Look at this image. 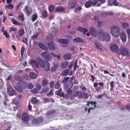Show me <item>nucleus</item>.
I'll use <instances>...</instances> for the list:
<instances>
[{
    "mask_svg": "<svg viewBox=\"0 0 130 130\" xmlns=\"http://www.w3.org/2000/svg\"><path fill=\"white\" fill-rule=\"evenodd\" d=\"M112 1H113V0H108V5L110 7H112V6H113V5H112Z\"/></svg>",
    "mask_w": 130,
    "mask_h": 130,
    "instance_id": "61",
    "label": "nucleus"
},
{
    "mask_svg": "<svg viewBox=\"0 0 130 130\" xmlns=\"http://www.w3.org/2000/svg\"><path fill=\"white\" fill-rule=\"evenodd\" d=\"M7 94H8L9 96H14V95L17 94V91L10 87L7 89Z\"/></svg>",
    "mask_w": 130,
    "mask_h": 130,
    "instance_id": "10",
    "label": "nucleus"
},
{
    "mask_svg": "<svg viewBox=\"0 0 130 130\" xmlns=\"http://www.w3.org/2000/svg\"><path fill=\"white\" fill-rule=\"evenodd\" d=\"M36 87H37V90H38L39 91H40V90H41V88H42L41 85H40V84H37V85H36Z\"/></svg>",
    "mask_w": 130,
    "mask_h": 130,
    "instance_id": "62",
    "label": "nucleus"
},
{
    "mask_svg": "<svg viewBox=\"0 0 130 130\" xmlns=\"http://www.w3.org/2000/svg\"><path fill=\"white\" fill-rule=\"evenodd\" d=\"M54 87V82L52 81L50 83V88H53Z\"/></svg>",
    "mask_w": 130,
    "mask_h": 130,
    "instance_id": "64",
    "label": "nucleus"
},
{
    "mask_svg": "<svg viewBox=\"0 0 130 130\" xmlns=\"http://www.w3.org/2000/svg\"><path fill=\"white\" fill-rule=\"evenodd\" d=\"M40 66L42 69L44 68L45 71L46 72H48L50 69V64L48 61H43L42 59L40 58Z\"/></svg>",
    "mask_w": 130,
    "mask_h": 130,
    "instance_id": "3",
    "label": "nucleus"
},
{
    "mask_svg": "<svg viewBox=\"0 0 130 130\" xmlns=\"http://www.w3.org/2000/svg\"><path fill=\"white\" fill-rule=\"evenodd\" d=\"M31 93H34V94H38L39 92V90L37 88H34L31 90Z\"/></svg>",
    "mask_w": 130,
    "mask_h": 130,
    "instance_id": "45",
    "label": "nucleus"
},
{
    "mask_svg": "<svg viewBox=\"0 0 130 130\" xmlns=\"http://www.w3.org/2000/svg\"><path fill=\"white\" fill-rule=\"evenodd\" d=\"M95 46L96 48H98V49H99V50L102 51V48H101V47H100V46L99 45V44H98V43H95Z\"/></svg>",
    "mask_w": 130,
    "mask_h": 130,
    "instance_id": "55",
    "label": "nucleus"
},
{
    "mask_svg": "<svg viewBox=\"0 0 130 130\" xmlns=\"http://www.w3.org/2000/svg\"><path fill=\"white\" fill-rule=\"evenodd\" d=\"M18 18L20 20V22H23V21H25V18H24V14L22 13L19 15L18 16Z\"/></svg>",
    "mask_w": 130,
    "mask_h": 130,
    "instance_id": "33",
    "label": "nucleus"
},
{
    "mask_svg": "<svg viewBox=\"0 0 130 130\" xmlns=\"http://www.w3.org/2000/svg\"><path fill=\"white\" fill-rule=\"evenodd\" d=\"M83 98H85V99H88V98H89V95H88L87 93L84 92L83 93Z\"/></svg>",
    "mask_w": 130,
    "mask_h": 130,
    "instance_id": "59",
    "label": "nucleus"
},
{
    "mask_svg": "<svg viewBox=\"0 0 130 130\" xmlns=\"http://www.w3.org/2000/svg\"><path fill=\"white\" fill-rule=\"evenodd\" d=\"M69 74H70V71L68 69H65L61 72L62 76H68Z\"/></svg>",
    "mask_w": 130,
    "mask_h": 130,
    "instance_id": "28",
    "label": "nucleus"
},
{
    "mask_svg": "<svg viewBox=\"0 0 130 130\" xmlns=\"http://www.w3.org/2000/svg\"><path fill=\"white\" fill-rule=\"evenodd\" d=\"M9 32H17L16 27H10Z\"/></svg>",
    "mask_w": 130,
    "mask_h": 130,
    "instance_id": "57",
    "label": "nucleus"
},
{
    "mask_svg": "<svg viewBox=\"0 0 130 130\" xmlns=\"http://www.w3.org/2000/svg\"><path fill=\"white\" fill-rule=\"evenodd\" d=\"M25 34V30L24 29H20L18 32V35L20 36H23Z\"/></svg>",
    "mask_w": 130,
    "mask_h": 130,
    "instance_id": "44",
    "label": "nucleus"
},
{
    "mask_svg": "<svg viewBox=\"0 0 130 130\" xmlns=\"http://www.w3.org/2000/svg\"><path fill=\"white\" fill-rule=\"evenodd\" d=\"M98 36L101 41H106V42L110 41V38H111L109 34L104 32L102 29L99 30Z\"/></svg>",
    "mask_w": 130,
    "mask_h": 130,
    "instance_id": "1",
    "label": "nucleus"
},
{
    "mask_svg": "<svg viewBox=\"0 0 130 130\" xmlns=\"http://www.w3.org/2000/svg\"><path fill=\"white\" fill-rule=\"evenodd\" d=\"M51 54L52 56H53V57H57L58 58V59H60V57H61L60 55H56L54 53H52Z\"/></svg>",
    "mask_w": 130,
    "mask_h": 130,
    "instance_id": "53",
    "label": "nucleus"
},
{
    "mask_svg": "<svg viewBox=\"0 0 130 130\" xmlns=\"http://www.w3.org/2000/svg\"><path fill=\"white\" fill-rule=\"evenodd\" d=\"M40 58H39V60H32L30 62V64L33 67V68H35V69H38L39 68V66H40V63H39L40 61Z\"/></svg>",
    "mask_w": 130,
    "mask_h": 130,
    "instance_id": "8",
    "label": "nucleus"
},
{
    "mask_svg": "<svg viewBox=\"0 0 130 130\" xmlns=\"http://www.w3.org/2000/svg\"><path fill=\"white\" fill-rule=\"evenodd\" d=\"M103 72H104V74H108V75H110L111 77H114V76H115V75L110 74V73H109V72L107 70H103Z\"/></svg>",
    "mask_w": 130,
    "mask_h": 130,
    "instance_id": "56",
    "label": "nucleus"
},
{
    "mask_svg": "<svg viewBox=\"0 0 130 130\" xmlns=\"http://www.w3.org/2000/svg\"><path fill=\"white\" fill-rule=\"evenodd\" d=\"M29 76L31 79H36V78H37V75L34 72H31Z\"/></svg>",
    "mask_w": 130,
    "mask_h": 130,
    "instance_id": "34",
    "label": "nucleus"
},
{
    "mask_svg": "<svg viewBox=\"0 0 130 130\" xmlns=\"http://www.w3.org/2000/svg\"><path fill=\"white\" fill-rule=\"evenodd\" d=\"M48 14L47 13V11L46 10L43 11L42 16L43 18H47Z\"/></svg>",
    "mask_w": 130,
    "mask_h": 130,
    "instance_id": "47",
    "label": "nucleus"
},
{
    "mask_svg": "<svg viewBox=\"0 0 130 130\" xmlns=\"http://www.w3.org/2000/svg\"><path fill=\"white\" fill-rule=\"evenodd\" d=\"M38 102V101L37 100V98L36 97H34L31 99V103L32 104H36Z\"/></svg>",
    "mask_w": 130,
    "mask_h": 130,
    "instance_id": "39",
    "label": "nucleus"
},
{
    "mask_svg": "<svg viewBox=\"0 0 130 130\" xmlns=\"http://www.w3.org/2000/svg\"><path fill=\"white\" fill-rule=\"evenodd\" d=\"M11 22L13 25H15L17 26V24L18 23V21L16 20L15 19H11Z\"/></svg>",
    "mask_w": 130,
    "mask_h": 130,
    "instance_id": "58",
    "label": "nucleus"
},
{
    "mask_svg": "<svg viewBox=\"0 0 130 130\" xmlns=\"http://www.w3.org/2000/svg\"><path fill=\"white\" fill-rule=\"evenodd\" d=\"M110 48L113 52H116V53H117V52H118V51L119 50L118 46L116 44H113L111 45Z\"/></svg>",
    "mask_w": 130,
    "mask_h": 130,
    "instance_id": "12",
    "label": "nucleus"
},
{
    "mask_svg": "<svg viewBox=\"0 0 130 130\" xmlns=\"http://www.w3.org/2000/svg\"><path fill=\"white\" fill-rule=\"evenodd\" d=\"M59 41L60 43H61L62 44H69V43H70V41L66 39H60Z\"/></svg>",
    "mask_w": 130,
    "mask_h": 130,
    "instance_id": "20",
    "label": "nucleus"
},
{
    "mask_svg": "<svg viewBox=\"0 0 130 130\" xmlns=\"http://www.w3.org/2000/svg\"><path fill=\"white\" fill-rule=\"evenodd\" d=\"M39 46L40 48H41V49H43V50H48V48L45 46V45L41 43H39Z\"/></svg>",
    "mask_w": 130,
    "mask_h": 130,
    "instance_id": "24",
    "label": "nucleus"
},
{
    "mask_svg": "<svg viewBox=\"0 0 130 130\" xmlns=\"http://www.w3.org/2000/svg\"><path fill=\"white\" fill-rule=\"evenodd\" d=\"M118 53L119 55H122L123 56H126L128 55L129 52L128 51V49L125 47L124 46H122L119 49Z\"/></svg>",
    "mask_w": 130,
    "mask_h": 130,
    "instance_id": "2",
    "label": "nucleus"
},
{
    "mask_svg": "<svg viewBox=\"0 0 130 130\" xmlns=\"http://www.w3.org/2000/svg\"><path fill=\"white\" fill-rule=\"evenodd\" d=\"M120 38L123 42L126 41V34L124 32H122L120 35Z\"/></svg>",
    "mask_w": 130,
    "mask_h": 130,
    "instance_id": "19",
    "label": "nucleus"
},
{
    "mask_svg": "<svg viewBox=\"0 0 130 130\" xmlns=\"http://www.w3.org/2000/svg\"><path fill=\"white\" fill-rule=\"evenodd\" d=\"M73 94L74 97H78V99H81L83 97V94L80 91H74Z\"/></svg>",
    "mask_w": 130,
    "mask_h": 130,
    "instance_id": "14",
    "label": "nucleus"
},
{
    "mask_svg": "<svg viewBox=\"0 0 130 130\" xmlns=\"http://www.w3.org/2000/svg\"><path fill=\"white\" fill-rule=\"evenodd\" d=\"M47 84H48V80L47 79H44L42 83V86L43 87L47 86Z\"/></svg>",
    "mask_w": 130,
    "mask_h": 130,
    "instance_id": "35",
    "label": "nucleus"
},
{
    "mask_svg": "<svg viewBox=\"0 0 130 130\" xmlns=\"http://www.w3.org/2000/svg\"><path fill=\"white\" fill-rule=\"evenodd\" d=\"M17 86H19L22 89H26L28 87V83L24 81L18 82L17 83Z\"/></svg>",
    "mask_w": 130,
    "mask_h": 130,
    "instance_id": "11",
    "label": "nucleus"
},
{
    "mask_svg": "<svg viewBox=\"0 0 130 130\" xmlns=\"http://www.w3.org/2000/svg\"><path fill=\"white\" fill-rule=\"evenodd\" d=\"M55 95L59 96V97H63L64 98V93L62 92V89L60 88L58 90L55 91Z\"/></svg>",
    "mask_w": 130,
    "mask_h": 130,
    "instance_id": "15",
    "label": "nucleus"
},
{
    "mask_svg": "<svg viewBox=\"0 0 130 130\" xmlns=\"http://www.w3.org/2000/svg\"><path fill=\"white\" fill-rule=\"evenodd\" d=\"M50 13H52L55 10V6L54 5H50L48 7Z\"/></svg>",
    "mask_w": 130,
    "mask_h": 130,
    "instance_id": "30",
    "label": "nucleus"
},
{
    "mask_svg": "<svg viewBox=\"0 0 130 130\" xmlns=\"http://www.w3.org/2000/svg\"><path fill=\"white\" fill-rule=\"evenodd\" d=\"M99 0H93L92 4V6H96L98 4Z\"/></svg>",
    "mask_w": 130,
    "mask_h": 130,
    "instance_id": "60",
    "label": "nucleus"
},
{
    "mask_svg": "<svg viewBox=\"0 0 130 130\" xmlns=\"http://www.w3.org/2000/svg\"><path fill=\"white\" fill-rule=\"evenodd\" d=\"M53 89L50 90V92L47 94L48 97H51V95L53 96Z\"/></svg>",
    "mask_w": 130,
    "mask_h": 130,
    "instance_id": "42",
    "label": "nucleus"
},
{
    "mask_svg": "<svg viewBox=\"0 0 130 130\" xmlns=\"http://www.w3.org/2000/svg\"><path fill=\"white\" fill-rule=\"evenodd\" d=\"M24 10L26 11V13L28 15H31V10H29V7H28V6L25 7Z\"/></svg>",
    "mask_w": 130,
    "mask_h": 130,
    "instance_id": "38",
    "label": "nucleus"
},
{
    "mask_svg": "<svg viewBox=\"0 0 130 130\" xmlns=\"http://www.w3.org/2000/svg\"><path fill=\"white\" fill-rule=\"evenodd\" d=\"M22 119L23 122H29V121H30V117H29V114L26 112L23 113L22 115Z\"/></svg>",
    "mask_w": 130,
    "mask_h": 130,
    "instance_id": "7",
    "label": "nucleus"
},
{
    "mask_svg": "<svg viewBox=\"0 0 130 130\" xmlns=\"http://www.w3.org/2000/svg\"><path fill=\"white\" fill-rule=\"evenodd\" d=\"M42 55L45 59H46V60H48V61L51 60L52 59V57L51 56V55L48 51H45L42 53Z\"/></svg>",
    "mask_w": 130,
    "mask_h": 130,
    "instance_id": "6",
    "label": "nucleus"
},
{
    "mask_svg": "<svg viewBox=\"0 0 130 130\" xmlns=\"http://www.w3.org/2000/svg\"><path fill=\"white\" fill-rule=\"evenodd\" d=\"M69 80H70V77H65L62 81V83L67 84V83H68V81H69Z\"/></svg>",
    "mask_w": 130,
    "mask_h": 130,
    "instance_id": "49",
    "label": "nucleus"
},
{
    "mask_svg": "<svg viewBox=\"0 0 130 130\" xmlns=\"http://www.w3.org/2000/svg\"><path fill=\"white\" fill-rule=\"evenodd\" d=\"M16 89L17 90V92H19L20 93H22V92H23V89L20 86H17Z\"/></svg>",
    "mask_w": 130,
    "mask_h": 130,
    "instance_id": "43",
    "label": "nucleus"
},
{
    "mask_svg": "<svg viewBox=\"0 0 130 130\" xmlns=\"http://www.w3.org/2000/svg\"><path fill=\"white\" fill-rule=\"evenodd\" d=\"M55 12L56 13H64L66 9L62 6H58L55 9Z\"/></svg>",
    "mask_w": 130,
    "mask_h": 130,
    "instance_id": "13",
    "label": "nucleus"
},
{
    "mask_svg": "<svg viewBox=\"0 0 130 130\" xmlns=\"http://www.w3.org/2000/svg\"><path fill=\"white\" fill-rule=\"evenodd\" d=\"M78 31L81 32V33H83L84 35L86 34V32H88V29H85L84 28H82L81 26H79L77 28Z\"/></svg>",
    "mask_w": 130,
    "mask_h": 130,
    "instance_id": "21",
    "label": "nucleus"
},
{
    "mask_svg": "<svg viewBox=\"0 0 130 130\" xmlns=\"http://www.w3.org/2000/svg\"><path fill=\"white\" fill-rule=\"evenodd\" d=\"M73 88V82L71 81H68L67 84H65L64 86V89L66 91H67V93L68 94H72L73 90L71 89V88Z\"/></svg>",
    "mask_w": 130,
    "mask_h": 130,
    "instance_id": "4",
    "label": "nucleus"
},
{
    "mask_svg": "<svg viewBox=\"0 0 130 130\" xmlns=\"http://www.w3.org/2000/svg\"><path fill=\"white\" fill-rule=\"evenodd\" d=\"M15 80L18 82H22V81H23V78H22L21 76H17L15 77Z\"/></svg>",
    "mask_w": 130,
    "mask_h": 130,
    "instance_id": "40",
    "label": "nucleus"
},
{
    "mask_svg": "<svg viewBox=\"0 0 130 130\" xmlns=\"http://www.w3.org/2000/svg\"><path fill=\"white\" fill-rule=\"evenodd\" d=\"M55 88L56 89H59L60 88V82L57 81L55 85Z\"/></svg>",
    "mask_w": 130,
    "mask_h": 130,
    "instance_id": "41",
    "label": "nucleus"
},
{
    "mask_svg": "<svg viewBox=\"0 0 130 130\" xmlns=\"http://www.w3.org/2000/svg\"><path fill=\"white\" fill-rule=\"evenodd\" d=\"M110 85L111 86L110 90L111 91V92H112V90H113V88H114V81H111L110 82Z\"/></svg>",
    "mask_w": 130,
    "mask_h": 130,
    "instance_id": "46",
    "label": "nucleus"
},
{
    "mask_svg": "<svg viewBox=\"0 0 130 130\" xmlns=\"http://www.w3.org/2000/svg\"><path fill=\"white\" fill-rule=\"evenodd\" d=\"M3 35L4 36H5V37H6V38H10V35L8 32V31H5L3 33Z\"/></svg>",
    "mask_w": 130,
    "mask_h": 130,
    "instance_id": "50",
    "label": "nucleus"
},
{
    "mask_svg": "<svg viewBox=\"0 0 130 130\" xmlns=\"http://www.w3.org/2000/svg\"><path fill=\"white\" fill-rule=\"evenodd\" d=\"M112 4H113V6H115V7H117V6H118V5H119V3H118V2H117V1L113 0Z\"/></svg>",
    "mask_w": 130,
    "mask_h": 130,
    "instance_id": "54",
    "label": "nucleus"
},
{
    "mask_svg": "<svg viewBox=\"0 0 130 130\" xmlns=\"http://www.w3.org/2000/svg\"><path fill=\"white\" fill-rule=\"evenodd\" d=\"M49 91V87H44L43 88L41 93H47Z\"/></svg>",
    "mask_w": 130,
    "mask_h": 130,
    "instance_id": "32",
    "label": "nucleus"
},
{
    "mask_svg": "<svg viewBox=\"0 0 130 130\" xmlns=\"http://www.w3.org/2000/svg\"><path fill=\"white\" fill-rule=\"evenodd\" d=\"M82 10V7L80 6H78L75 10V13H78V12H81Z\"/></svg>",
    "mask_w": 130,
    "mask_h": 130,
    "instance_id": "48",
    "label": "nucleus"
},
{
    "mask_svg": "<svg viewBox=\"0 0 130 130\" xmlns=\"http://www.w3.org/2000/svg\"><path fill=\"white\" fill-rule=\"evenodd\" d=\"M68 66H69V62L68 61H64L62 63L61 68V69H66Z\"/></svg>",
    "mask_w": 130,
    "mask_h": 130,
    "instance_id": "27",
    "label": "nucleus"
},
{
    "mask_svg": "<svg viewBox=\"0 0 130 130\" xmlns=\"http://www.w3.org/2000/svg\"><path fill=\"white\" fill-rule=\"evenodd\" d=\"M48 46L50 50H54L55 49V45H54L53 42H49Z\"/></svg>",
    "mask_w": 130,
    "mask_h": 130,
    "instance_id": "18",
    "label": "nucleus"
},
{
    "mask_svg": "<svg viewBox=\"0 0 130 130\" xmlns=\"http://www.w3.org/2000/svg\"><path fill=\"white\" fill-rule=\"evenodd\" d=\"M91 6H93L92 1L91 0H88L85 4V7L86 8V9H88V8H90Z\"/></svg>",
    "mask_w": 130,
    "mask_h": 130,
    "instance_id": "25",
    "label": "nucleus"
},
{
    "mask_svg": "<svg viewBox=\"0 0 130 130\" xmlns=\"http://www.w3.org/2000/svg\"><path fill=\"white\" fill-rule=\"evenodd\" d=\"M56 112V111L54 110H50L47 112V115H52V114H55Z\"/></svg>",
    "mask_w": 130,
    "mask_h": 130,
    "instance_id": "31",
    "label": "nucleus"
},
{
    "mask_svg": "<svg viewBox=\"0 0 130 130\" xmlns=\"http://www.w3.org/2000/svg\"><path fill=\"white\" fill-rule=\"evenodd\" d=\"M59 67V64L56 63L55 64L53 67H52L51 69V72H56L57 71V68Z\"/></svg>",
    "mask_w": 130,
    "mask_h": 130,
    "instance_id": "26",
    "label": "nucleus"
},
{
    "mask_svg": "<svg viewBox=\"0 0 130 130\" xmlns=\"http://www.w3.org/2000/svg\"><path fill=\"white\" fill-rule=\"evenodd\" d=\"M68 6L70 9H75L77 7V0L70 1Z\"/></svg>",
    "mask_w": 130,
    "mask_h": 130,
    "instance_id": "9",
    "label": "nucleus"
},
{
    "mask_svg": "<svg viewBox=\"0 0 130 130\" xmlns=\"http://www.w3.org/2000/svg\"><path fill=\"white\" fill-rule=\"evenodd\" d=\"M6 8H8L9 10H13L14 9V5L13 4H9L6 6Z\"/></svg>",
    "mask_w": 130,
    "mask_h": 130,
    "instance_id": "52",
    "label": "nucleus"
},
{
    "mask_svg": "<svg viewBox=\"0 0 130 130\" xmlns=\"http://www.w3.org/2000/svg\"><path fill=\"white\" fill-rule=\"evenodd\" d=\"M128 27H129L128 23H123L122 24V28H123V29H127Z\"/></svg>",
    "mask_w": 130,
    "mask_h": 130,
    "instance_id": "36",
    "label": "nucleus"
},
{
    "mask_svg": "<svg viewBox=\"0 0 130 130\" xmlns=\"http://www.w3.org/2000/svg\"><path fill=\"white\" fill-rule=\"evenodd\" d=\"M111 33L114 37H118L120 35V28L117 26H114L111 29Z\"/></svg>",
    "mask_w": 130,
    "mask_h": 130,
    "instance_id": "5",
    "label": "nucleus"
},
{
    "mask_svg": "<svg viewBox=\"0 0 130 130\" xmlns=\"http://www.w3.org/2000/svg\"><path fill=\"white\" fill-rule=\"evenodd\" d=\"M38 34L36 32V34H34V35L32 37V38H33L34 39H36V38L38 37Z\"/></svg>",
    "mask_w": 130,
    "mask_h": 130,
    "instance_id": "63",
    "label": "nucleus"
},
{
    "mask_svg": "<svg viewBox=\"0 0 130 130\" xmlns=\"http://www.w3.org/2000/svg\"><path fill=\"white\" fill-rule=\"evenodd\" d=\"M24 52H25V47L22 46L21 47V55L22 57L24 56Z\"/></svg>",
    "mask_w": 130,
    "mask_h": 130,
    "instance_id": "51",
    "label": "nucleus"
},
{
    "mask_svg": "<svg viewBox=\"0 0 130 130\" xmlns=\"http://www.w3.org/2000/svg\"><path fill=\"white\" fill-rule=\"evenodd\" d=\"M90 104H91L92 105H94V108H96L97 107V102L95 101V102H93V101H89L88 102H87L86 106H90Z\"/></svg>",
    "mask_w": 130,
    "mask_h": 130,
    "instance_id": "23",
    "label": "nucleus"
},
{
    "mask_svg": "<svg viewBox=\"0 0 130 130\" xmlns=\"http://www.w3.org/2000/svg\"><path fill=\"white\" fill-rule=\"evenodd\" d=\"M64 59H71L72 58V54L70 53L66 54L63 56Z\"/></svg>",
    "mask_w": 130,
    "mask_h": 130,
    "instance_id": "29",
    "label": "nucleus"
},
{
    "mask_svg": "<svg viewBox=\"0 0 130 130\" xmlns=\"http://www.w3.org/2000/svg\"><path fill=\"white\" fill-rule=\"evenodd\" d=\"M43 122V119L41 118L39 119H33L32 120V123L34 124H39L40 123H42Z\"/></svg>",
    "mask_w": 130,
    "mask_h": 130,
    "instance_id": "17",
    "label": "nucleus"
},
{
    "mask_svg": "<svg viewBox=\"0 0 130 130\" xmlns=\"http://www.w3.org/2000/svg\"><path fill=\"white\" fill-rule=\"evenodd\" d=\"M89 32L91 33L92 36L93 37H97V30L95 28V27H91L89 29Z\"/></svg>",
    "mask_w": 130,
    "mask_h": 130,
    "instance_id": "16",
    "label": "nucleus"
},
{
    "mask_svg": "<svg viewBox=\"0 0 130 130\" xmlns=\"http://www.w3.org/2000/svg\"><path fill=\"white\" fill-rule=\"evenodd\" d=\"M74 41L76 43H84V40L81 38H76L74 39Z\"/></svg>",
    "mask_w": 130,
    "mask_h": 130,
    "instance_id": "22",
    "label": "nucleus"
},
{
    "mask_svg": "<svg viewBox=\"0 0 130 130\" xmlns=\"http://www.w3.org/2000/svg\"><path fill=\"white\" fill-rule=\"evenodd\" d=\"M37 19H38V15H37V14H35L34 15H32V22H35V21H36V20H37Z\"/></svg>",
    "mask_w": 130,
    "mask_h": 130,
    "instance_id": "37",
    "label": "nucleus"
}]
</instances>
